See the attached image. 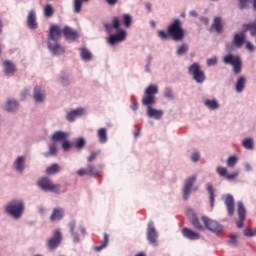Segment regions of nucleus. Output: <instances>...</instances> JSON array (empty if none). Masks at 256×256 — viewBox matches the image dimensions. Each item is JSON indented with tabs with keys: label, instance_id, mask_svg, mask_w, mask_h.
Masks as SVG:
<instances>
[{
	"label": "nucleus",
	"instance_id": "nucleus-1",
	"mask_svg": "<svg viewBox=\"0 0 256 256\" xmlns=\"http://www.w3.org/2000/svg\"><path fill=\"white\" fill-rule=\"evenodd\" d=\"M159 94V86L155 84L148 85L144 90V96L142 98V105L146 107V115L149 119H155L159 121V119H163L164 112L163 110H159L157 108H153V105L157 103L156 95Z\"/></svg>",
	"mask_w": 256,
	"mask_h": 256
},
{
	"label": "nucleus",
	"instance_id": "nucleus-2",
	"mask_svg": "<svg viewBox=\"0 0 256 256\" xmlns=\"http://www.w3.org/2000/svg\"><path fill=\"white\" fill-rule=\"evenodd\" d=\"M61 39V27L58 25H52L49 29L48 35V49L52 55H63L65 53V47H63L59 40Z\"/></svg>",
	"mask_w": 256,
	"mask_h": 256
},
{
	"label": "nucleus",
	"instance_id": "nucleus-3",
	"mask_svg": "<svg viewBox=\"0 0 256 256\" xmlns=\"http://www.w3.org/2000/svg\"><path fill=\"white\" fill-rule=\"evenodd\" d=\"M4 211L12 219L19 221L23 217V213H25V201L14 199L6 204Z\"/></svg>",
	"mask_w": 256,
	"mask_h": 256
},
{
	"label": "nucleus",
	"instance_id": "nucleus-4",
	"mask_svg": "<svg viewBox=\"0 0 256 256\" xmlns=\"http://www.w3.org/2000/svg\"><path fill=\"white\" fill-rule=\"evenodd\" d=\"M167 33L173 41H183L185 39V30H183V25L179 18L174 19L167 27Z\"/></svg>",
	"mask_w": 256,
	"mask_h": 256
},
{
	"label": "nucleus",
	"instance_id": "nucleus-5",
	"mask_svg": "<svg viewBox=\"0 0 256 256\" xmlns=\"http://www.w3.org/2000/svg\"><path fill=\"white\" fill-rule=\"evenodd\" d=\"M188 75H190L193 81L198 85H203V83L207 81L205 71L201 68V64L198 62H194L188 67Z\"/></svg>",
	"mask_w": 256,
	"mask_h": 256
},
{
	"label": "nucleus",
	"instance_id": "nucleus-6",
	"mask_svg": "<svg viewBox=\"0 0 256 256\" xmlns=\"http://www.w3.org/2000/svg\"><path fill=\"white\" fill-rule=\"evenodd\" d=\"M225 65H231L233 73L235 75H239L243 70V61H241V56L233 55L232 53H228L222 59Z\"/></svg>",
	"mask_w": 256,
	"mask_h": 256
},
{
	"label": "nucleus",
	"instance_id": "nucleus-7",
	"mask_svg": "<svg viewBox=\"0 0 256 256\" xmlns=\"http://www.w3.org/2000/svg\"><path fill=\"white\" fill-rule=\"evenodd\" d=\"M68 229L72 236L73 243H81V240L85 237V227H83V225H77V221L72 220L68 223Z\"/></svg>",
	"mask_w": 256,
	"mask_h": 256
},
{
	"label": "nucleus",
	"instance_id": "nucleus-8",
	"mask_svg": "<svg viewBox=\"0 0 256 256\" xmlns=\"http://www.w3.org/2000/svg\"><path fill=\"white\" fill-rule=\"evenodd\" d=\"M38 186L42 191H50V193H55L56 195H59L61 191V185L59 184H53L51 179L48 177H43L38 181Z\"/></svg>",
	"mask_w": 256,
	"mask_h": 256
},
{
	"label": "nucleus",
	"instance_id": "nucleus-9",
	"mask_svg": "<svg viewBox=\"0 0 256 256\" xmlns=\"http://www.w3.org/2000/svg\"><path fill=\"white\" fill-rule=\"evenodd\" d=\"M195 183H197V175H192L185 179L182 188V198L184 201H189Z\"/></svg>",
	"mask_w": 256,
	"mask_h": 256
},
{
	"label": "nucleus",
	"instance_id": "nucleus-10",
	"mask_svg": "<svg viewBox=\"0 0 256 256\" xmlns=\"http://www.w3.org/2000/svg\"><path fill=\"white\" fill-rule=\"evenodd\" d=\"M146 238L149 245L158 247L159 242L157 240L159 239V232L157 231V228H155V223H153V221L148 222Z\"/></svg>",
	"mask_w": 256,
	"mask_h": 256
},
{
	"label": "nucleus",
	"instance_id": "nucleus-11",
	"mask_svg": "<svg viewBox=\"0 0 256 256\" xmlns=\"http://www.w3.org/2000/svg\"><path fill=\"white\" fill-rule=\"evenodd\" d=\"M202 221L206 227V229H208V231H211V233H223V231H225V226L221 225L219 222L210 219L207 216H203L202 217Z\"/></svg>",
	"mask_w": 256,
	"mask_h": 256
},
{
	"label": "nucleus",
	"instance_id": "nucleus-12",
	"mask_svg": "<svg viewBox=\"0 0 256 256\" xmlns=\"http://www.w3.org/2000/svg\"><path fill=\"white\" fill-rule=\"evenodd\" d=\"M127 39V31L124 29H118L116 34H110L106 39V42L110 47H115L119 43H123Z\"/></svg>",
	"mask_w": 256,
	"mask_h": 256
},
{
	"label": "nucleus",
	"instance_id": "nucleus-13",
	"mask_svg": "<svg viewBox=\"0 0 256 256\" xmlns=\"http://www.w3.org/2000/svg\"><path fill=\"white\" fill-rule=\"evenodd\" d=\"M84 115H87V110L83 107L71 109L66 112V121L68 123H75L79 117H83Z\"/></svg>",
	"mask_w": 256,
	"mask_h": 256
},
{
	"label": "nucleus",
	"instance_id": "nucleus-14",
	"mask_svg": "<svg viewBox=\"0 0 256 256\" xmlns=\"http://www.w3.org/2000/svg\"><path fill=\"white\" fill-rule=\"evenodd\" d=\"M33 99L37 105H42L47 100V92L43 87L36 86L33 90Z\"/></svg>",
	"mask_w": 256,
	"mask_h": 256
},
{
	"label": "nucleus",
	"instance_id": "nucleus-15",
	"mask_svg": "<svg viewBox=\"0 0 256 256\" xmlns=\"http://www.w3.org/2000/svg\"><path fill=\"white\" fill-rule=\"evenodd\" d=\"M216 173L219 175V177L226 179V181H233V179H237V177H239V171H234L229 174L227 168L223 166H218L216 168Z\"/></svg>",
	"mask_w": 256,
	"mask_h": 256
},
{
	"label": "nucleus",
	"instance_id": "nucleus-16",
	"mask_svg": "<svg viewBox=\"0 0 256 256\" xmlns=\"http://www.w3.org/2000/svg\"><path fill=\"white\" fill-rule=\"evenodd\" d=\"M3 67V73L7 77H12V75H15L17 73V65L13 63L11 60H4L2 63Z\"/></svg>",
	"mask_w": 256,
	"mask_h": 256
},
{
	"label": "nucleus",
	"instance_id": "nucleus-17",
	"mask_svg": "<svg viewBox=\"0 0 256 256\" xmlns=\"http://www.w3.org/2000/svg\"><path fill=\"white\" fill-rule=\"evenodd\" d=\"M77 175H79V177H83L84 175H88L89 177H101V171L95 170L93 165L88 164L87 169L81 168L77 171Z\"/></svg>",
	"mask_w": 256,
	"mask_h": 256
},
{
	"label": "nucleus",
	"instance_id": "nucleus-18",
	"mask_svg": "<svg viewBox=\"0 0 256 256\" xmlns=\"http://www.w3.org/2000/svg\"><path fill=\"white\" fill-rule=\"evenodd\" d=\"M26 25L28 29H31L32 31H35V29L39 27V24L37 23V12L35 10H30L28 12Z\"/></svg>",
	"mask_w": 256,
	"mask_h": 256
},
{
	"label": "nucleus",
	"instance_id": "nucleus-19",
	"mask_svg": "<svg viewBox=\"0 0 256 256\" xmlns=\"http://www.w3.org/2000/svg\"><path fill=\"white\" fill-rule=\"evenodd\" d=\"M61 35H63L67 41H76V39H79L77 31L69 26H64L61 30Z\"/></svg>",
	"mask_w": 256,
	"mask_h": 256
},
{
	"label": "nucleus",
	"instance_id": "nucleus-20",
	"mask_svg": "<svg viewBox=\"0 0 256 256\" xmlns=\"http://www.w3.org/2000/svg\"><path fill=\"white\" fill-rule=\"evenodd\" d=\"M62 235L59 230L54 231L53 237L48 240V248L54 250L61 245Z\"/></svg>",
	"mask_w": 256,
	"mask_h": 256
},
{
	"label": "nucleus",
	"instance_id": "nucleus-21",
	"mask_svg": "<svg viewBox=\"0 0 256 256\" xmlns=\"http://www.w3.org/2000/svg\"><path fill=\"white\" fill-rule=\"evenodd\" d=\"M182 235L185 237V239H188L189 241H199L201 239V235L199 233L185 227L182 229Z\"/></svg>",
	"mask_w": 256,
	"mask_h": 256
},
{
	"label": "nucleus",
	"instance_id": "nucleus-22",
	"mask_svg": "<svg viewBox=\"0 0 256 256\" xmlns=\"http://www.w3.org/2000/svg\"><path fill=\"white\" fill-rule=\"evenodd\" d=\"M25 161H27V158L25 156H18L15 159L13 163V167L15 171H17V173H23V171H25V168H26Z\"/></svg>",
	"mask_w": 256,
	"mask_h": 256
},
{
	"label": "nucleus",
	"instance_id": "nucleus-23",
	"mask_svg": "<svg viewBox=\"0 0 256 256\" xmlns=\"http://www.w3.org/2000/svg\"><path fill=\"white\" fill-rule=\"evenodd\" d=\"M226 209L228 211V215L231 217L235 215V199L233 195L227 194L225 199Z\"/></svg>",
	"mask_w": 256,
	"mask_h": 256
},
{
	"label": "nucleus",
	"instance_id": "nucleus-24",
	"mask_svg": "<svg viewBox=\"0 0 256 256\" xmlns=\"http://www.w3.org/2000/svg\"><path fill=\"white\" fill-rule=\"evenodd\" d=\"M69 138V134L64 131H56L51 136V141L53 143H63V141L67 140Z\"/></svg>",
	"mask_w": 256,
	"mask_h": 256
},
{
	"label": "nucleus",
	"instance_id": "nucleus-25",
	"mask_svg": "<svg viewBox=\"0 0 256 256\" xmlns=\"http://www.w3.org/2000/svg\"><path fill=\"white\" fill-rule=\"evenodd\" d=\"M247 85V78L245 76H239L235 82L234 89L236 93H243Z\"/></svg>",
	"mask_w": 256,
	"mask_h": 256
},
{
	"label": "nucleus",
	"instance_id": "nucleus-26",
	"mask_svg": "<svg viewBox=\"0 0 256 256\" xmlns=\"http://www.w3.org/2000/svg\"><path fill=\"white\" fill-rule=\"evenodd\" d=\"M65 215V210L61 207L54 208L52 211V215L50 216V219L52 221H61Z\"/></svg>",
	"mask_w": 256,
	"mask_h": 256
},
{
	"label": "nucleus",
	"instance_id": "nucleus-27",
	"mask_svg": "<svg viewBox=\"0 0 256 256\" xmlns=\"http://www.w3.org/2000/svg\"><path fill=\"white\" fill-rule=\"evenodd\" d=\"M241 145L246 151H253L255 149V139L251 137L244 138Z\"/></svg>",
	"mask_w": 256,
	"mask_h": 256
},
{
	"label": "nucleus",
	"instance_id": "nucleus-28",
	"mask_svg": "<svg viewBox=\"0 0 256 256\" xmlns=\"http://www.w3.org/2000/svg\"><path fill=\"white\" fill-rule=\"evenodd\" d=\"M204 106H206V108L210 111H217V109L220 107L219 101H217L215 98L204 100Z\"/></svg>",
	"mask_w": 256,
	"mask_h": 256
},
{
	"label": "nucleus",
	"instance_id": "nucleus-29",
	"mask_svg": "<svg viewBox=\"0 0 256 256\" xmlns=\"http://www.w3.org/2000/svg\"><path fill=\"white\" fill-rule=\"evenodd\" d=\"M97 137L99 143L105 145L109 141V137L107 136V128H100L97 130Z\"/></svg>",
	"mask_w": 256,
	"mask_h": 256
},
{
	"label": "nucleus",
	"instance_id": "nucleus-30",
	"mask_svg": "<svg viewBox=\"0 0 256 256\" xmlns=\"http://www.w3.org/2000/svg\"><path fill=\"white\" fill-rule=\"evenodd\" d=\"M19 102L16 99H8L5 104V110L9 112L17 111Z\"/></svg>",
	"mask_w": 256,
	"mask_h": 256
},
{
	"label": "nucleus",
	"instance_id": "nucleus-31",
	"mask_svg": "<svg viewBox=\"0 0 256 256\" xmlns=\"http://www.w3.org/2000/svg\"><path fill=\"white\" fill-rule=\"evenodd\" d=\"M58 153L57 144L53 142L48 145V151L44 153V157H57Z\"/></svg>",
	"mask_w": 256,
	"mask_h": 256
},
{
	"label": "nucleus",
	"instance_id": "nucleus-32",
	"mask_svg": "<svg viewBox=\"0 0 256 256\" xmlns=\"http://www.w3.org/2000/svg\"><path fill=\"white\" fill-rule=\"evenodd\" d=\"M244 44H245V34L244 33L234 35L233 45H235V47L240 49V47H243Z\"/></svg>",
	"mask_w": 256,
	"mask_h": 256
},
{
	"label": "nucleus",
	"instance_id": "nucleus-33",
	"mask_svg": "<svg viewBox=\"0 0 256 256\" xmlns=\"http://www.w3.org/2000/svg\"><path fill=\"white\" fill-rule=\"evenodd\" d=\"M80 57L82 61H86V63H89V61H92L93 59V54L87 48L82 47L80 49Z\"/></svg>",
	"mask_w": 256,
	"mask_h": 256
},
{
	"label": "nucleus",
	"instance_id": "nucleus-34",
	"mask_svg": "<svg viewBox=\"0 0 256 256\" xmlns=\"http://www.w3.org/2000/svg\"><path fill=\"white\" fill-rule=\"evenodd\" d=\"M206 190L209 193V199H210V207L213 209L215 207V189H213V185L211 183L206 184Z\"/></svg>",
	"mask_w": 256,
	"mask_h": 256
},
{
	"label": "nucleus",
	"instance_id": "nucleus-35",
	"mask_svg": "<svg viewBox=\"0 0 256 256\" xmlns=\"http://www.w3.org/2000/svg\"><path fill=\"white\" fill-rule=\"evenodd\" d=\"M58 82L61 83L63 87H67V85L71 83V80H69V74L62 71L59 75Z\"/></svg>",
	"mask_w": 256,
	"mask_h": 256
},
{
	"label": "nucleus",
	"instance_id": "nucleus-36",
	"mask_svg": "<svg viewBox=\"0 0 256 256\" xmlns=\"http://www.w3.org/2000/svg\"><path fill=\"white\" fill-rule=\"evenodd\" d=\"M237 163H239V157L237 155H231L226 159V165L230 169H233Z\"/></svg>",
	"mask_w": 256,
	"mask_h": 256
},
{
	"label": "nucleus",
	"instance_id": "nucleus-37",
	"mask_svg": "<svg viewBox=\"0 0 256 256\" xmlns=\"http://www.w3.org/2000/svg\"><path fill=\"white\" fill-rule=\"evenodd\" d=\"M107 245H109V235L104 234V240L102 241L100 246L94 247V251H96L97 253H101V251H103V249H105Z\"/></svg>",
	"mask_w": 256,
	"mask_h": 256
},
{
	"label": "nucleus",
	"instance_id": "nucleus-38",
	"mask_svg": "<svg viewBox=\"0 0 256 256\" xmlns=\"http://www.w3.org/2000/svg\"><path fill=\"white\" fill-rule=\"evenodd\" d=\"M187 53H189V45L187 44L180 45L176 50L177 57H183V55H187Z\"/></svg>",
	"mask_w": 256,
	"mask_h": 256
},
{
	"label": "nucleus",
	"instance_id": "nucleus-39",
	"mask_svg": "<svg viewBox=\"0 0 256 256\" xmlns=\"http://www.w3.org/2000/svg\"><path fill=\"white\" fill-rule=\"evenodd\" d=\"M72 9L73 13H81V9H83V2L81 0H72Z\"/></svg>",
	"mask_w": 256,
	"mask_h": 256
},
{
	"label": "nucleus",
	"instance_id": "nucleus-40",
	"mask_svg": "<svg viewBox=\"0 0 256 256\" xmlns=\"http://www.w3.org/2000/svg\"><path fill=\"white\" fill-rule=\"evenodd\" d=\"M238 217L239 219H245L247 217V210L245 209V205H243V202H238Z\"/></svg>",
	"mask_w": 256,
	"mask_h": 256
},
{
	"label": "nucleus",
	"instance_id": "nucleus-41",
	"mask_svg": "<svg viewBox=\"0 0 256 256\" xmlns=\"http://www.w3.org/2000/svg\"><path fill=\"white\" fill-rule=\"evenodd\" d=\"M213 29L217 31V33H221L223 31V25L221 24V17H216L214 19V23L212 24Z\"/></svg>",
	"mask_w": 256,
	"mask_h": 256
},
{
	"label": "nucleus",
	"instance_id": "nucleus-42",
	"mask_svg": "<svg viewBox=\"0 0 256 256\" xmlns=\"http://www.w3.org/2000/svg\"><path fill=\"white\" fill-rule=\"evenodd\" d=\"M59 171H61L59 164H52L46 169L47 175H55L56 173H59Z\"/></svg>",
	"mask_w": 256,
	"mask_h": 256
},
{
	"label": "nucleus",
	"instance_id": "nucleus-43",
	"mask_svg": "<svg viewBox=\"0 0 256 256\" xmlns=\"http://www.w3.org/2000/svg\"><path fill=\"white\" fill-rule=\"evenodd\" d=\"M164 97L165 99H169L170 101H173V99H175V95L173 94V89L171 87L164 88Z\"/></svg>",
	"mask_w": 256,
	"mask_h": 256
},
{
	"label": "nucleus",
	"instance_id": "nucleus-44",
	"mask_svg": "<svg viewBox=\"0 0 256 256\" xmlns=\"http://www.w3.org/2000/svg\"><path fill=\"white\" fill-rule=\"evenodd\" d=\"M122 20L124 23V27L129 28L131 27V23H133V18L130 14H123Z\"/></svg>",
	"mask_w": 256,
	"mask_h": 256
},
{
	"label": "nucleus",
	"instance_id": "nucleus-45",
	"mask_svg": "<svg viewBox=\"0 0 256 256\" xmlns=\"http://www.w3.org/2000/svg\"><path fill=\"white\" fill-rule=\"evenodd\" d=\"M53 13H55V11L53 10V6L51 4H47L44 7V17H53Z\"/></svg>",
	"mask_w": 256,
	"mask_h": 256
},
{
	"label": "nucleus",
	"instance_id": "nucleus-46",
	"mask_svg": "<svg viewBox=\"0 0 256 256\" xmlns=\"http://www.w3.org/2000/svg\"><path fill=\"white\" fill-rule=\"evenodd\" d=\"M228 245H230V247H237L239 245V236L232 234L228 241Z\"/></svg>",
	"mask_w": 256,
	"mask_h": 256
},
{
	"label": "nucleus",
	"instance_id": "nucleus-47",
	"mask_svg": "<svg viewBox=\"0 0 256 256\" xmlns=\"http://www.w3.org/2000/svg\"><path fill=\"white\" fill-rule=\"evenodd\" d=\"M86 143L87 142L85 141V138L80 137L75 140L74 146L76 147V149H83V147H85Z\"/></svg>",
	"mask_w": 256,
	"mask_h": 256
},
{
	"label": "nucleus",
	"instance_id": "nucleus-48",
	"mask_svg": "<svg viewBox=\"0 0 256 256\" xmlns=\"http://www.w3.org/2000/svg\"><path fill=\"white\" fill-rule=\"evenodd\" d=\"M192 225H194L195 229H198L199 231H203V225H201V222H199V219L196 216L192 217L191 220Z\"/></svg>",
	"mask_w": 256,
	"mask_h": 256
},
{
	"label": "nucleus",
	"instance_id": "nucleus-49",
	"mask_svg": "<svg viewBox=\"0 0 256 256\" xmlns=\"http://www.w3.org/2000/svg\"><path fill=\"white\" fill-rule=\"evenodd\" d=\"M218 61H219V59L217 58V56H213L206 60V65H207V67H215V65H217Z\"/></svg>",
	"mask_w": 256,
	"mask_h": 256
},
{
	"label": "nucleus",
	"instance_id": "nucleus-50",
	"mask_svg": "<svg viewBox=\"0 0 256 256\" xmlns=\"http://www.w3.org/2000/svg\"><path fill=\"white\" fill-rule=\"evenodd\" d=\"M190 159L193 163H197L201 159V153L199 152H193L190 156Z\"/></svg>",
	"mask_w": 256,
	"mask_h": 256
},
{
	"label": "nucleus",
	"instance_id": "nucleus-51",
	"mask_svg": "<svg viewBox=\"0 0 256 256\" xmlns=\"http://www.w3.org/2000/svg\"><path fill=\"white\" fill-rule=\"evenodd\" d=\"M238 1H239V7L241 10L249 9V1L251 0H238Z\"/></svg>",
	"mask_w": 256,
	"mask_h": 256
},
{
	"label": "nucleus",
	"instance_id": "nucleus-52",
	"mask_svg": "<svg viewBox=\"0 0 256 256\" xmlns=\"http://www.w3.org/2000/svg\"><path fill=\"white\" fill-rule=\"evenodd\" d=\"M29 97V89H23L20 92V101H25Z\"/></svg>",
	"mask_w": 256,
	"mask_h": 256
},
{
	"label": "nucleus",
	"instance_id": "nucleus-53",
	"mask_svg": "<svg viewBox=\"0 0 256 256\" xmlns=\"http://www.w3.org/2000/svg\"><path fill=\"white\" fill-rule=\"evenodd\" d=\"M99 153H101V150L91 152V155L87 158L88 163H92V161H95V158L97 157V155H99Z\"/></svg>",
	"mask_w": 256,
	"mask_h": 256
},
{
	"label": "nucleus",
	"instance_id": "nucleus-54",
	"mask_svg": "<svg viewBox=\"0 0 256 256\" xmlns=\"http://www.w3.org/2000/svg\"><path fill=\"white\" fill-rule=\"evenodd\" d=\"M62 149L63 151H69L71 149V142H69L67 139L62 142Z\"/></svg>",
	"mask_w": 256,
	"mask_h": 256
},
{
	"label": "nucleus",
	"instance_id": "nucleus-55",
	"mask_svg": "<svg viewBox=\"0 0 256 256\" xmlns=\"http://www.w3.org/2000/svg\"><path fill=\"white\" fill-rule=\"evenodd\" d=\"M104 29L106 30V33H108V35H111L115 28L113 27V24L106 23L104 24Z\"/></svg>",
	"mask_w": 256,
	"mask_h": 256
},
{
	"label": "nucleus",
	"instance_id": "nucleus-56",
	"mask_svg": "<svg viewBox=\"0 0 256 256\" xmlns=\"http://www.w3.org/2000/svg\"><path fill=\"white\" fill-rule=\"evenodd\" d=\"M112 26L114 29H118L119 30V27H121V23L119 22V18L118 17H114L112 19Z\"/></svg>",
	"mask_w": 256,
	"mask_h": 256
},
{
	"label": "nucleus",
	"instance_id": "nucleus-57",
	"mask_svg": "<svg viewBox=\"0 0 256 256\" xmlns=\"http://www.w3.org/2000/svg\"><path fill=\"white\" fill-rule=\"evenodd\" d=\"M158 37H160V39L165 41L169 37V33L167 34V32L160 30V31H158Z\"/></svg>",
	"mask_w": 256,
	"mask_h": 256
},
{
	"label": "nucleus",
	"instance_id": "nucleus-58",
	"mask_svg": "<svg viewBox=\"0 0 256 256\" xmlns=\"http://www.w3.org/2000/svg\"><path fill=\"white\" fill-rule=\"evenodd\" d=\"M144 7H145L146 11H148V13L153 12V4H151V2H145Z\"/></svg>",
	"mask_w": 256,
	"mask_h": 256
},
{
	"label": "nucleus",
	"instance_id": "nucleus-59",
	"mask_svg": "<svg viewBox=\"0 0 256 256\" xmlns=\"http://www.w3.org/2000/svg\"><path fill=\"white\" fill-rule=\"evenodd\" d=\"M246 49L250 51V53H253V51H255V45L251 42H246Z\"/></svg>",
	"mask_w": 256,
	"mask_h": 256
},
{
	"label": "nucleus",
	"instance_id": "nucleus-60",
	"mask_svg": "<svg viewBox=\"0 0 256 256\" xmlns=\"http://www.w3.org/2000/svg\"><path fill=\"white\" fill-rule=\"evenodd\" d=\"M244 169L246 171V173H250L251 171H253V166H251V164L249 162L244 163Z\"/></svg>",
	"mask_w": 256,
	"mask_h": 256
},
{
	"label": "nucleus",
	"instance_id": "nucleus-61",
	"mask_svg": "<svg viewBox=\"0 0 256 256\" xmlns=\"http://www.w3.org/2000/svg\"><path fill=\"white\" fill-rule=\"evenodd\" d=\"M245 237H254L253 230L247 228L244 230Z\"/></svg>",
	"mask_w": 256,
	"mask_h": 256
},
{
	"label": "nucleus",
	"instance_id": "nucleus-62",
	"mask_svg": "<svg viewBox=\"0 0 256 256\" xmlns=\"http://www.w3.org/2000/svg\"><path fill=\"white\" fill-rule=\"evenodd\" d=\"M244 221H245V218H239V220L236 223L238 229H242V227L244 225Z\"/></svg>",
	"mask_w": 256,
	"mask_h": 256
},
{
	"label": "nucleus",
	"instance_id": "nucleus-63",
	"mask_svg": "<svg viewBox=\"0 0 256 256\" xmlns=\"http://www.w3.org/2000/svg\"><path fill=\"white\" fill-rule=\"evenodd\" d=\"M119 0H105L107 5H110V7H114V5H117Z\"/></svg>",
	"mask_w": 256,
	"mask_h": 256
},
{
	"label": "nucleus",
	"instance_id": "nucleus-64",
	"mask_svg": "<svg viewBox=\"0 0 256 256\" xmlns=\"http://www.w3.org/2000/svg\"><path fill=\"white\" fill-rule=\"evenodd\" d=\"M145 73H151V64H147L144 66Z\"/></svg>",
	"mask_w": 256,
	"mask_h": 256
}]
</instances>
